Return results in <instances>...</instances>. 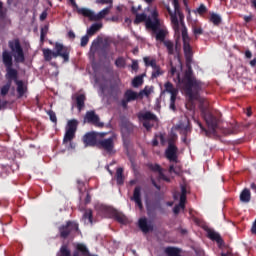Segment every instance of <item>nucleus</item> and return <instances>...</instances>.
<instances>
[{"mask_svg":"<svg viewBox=\"0 0 256 256\" xmlns=\"http://www.w3.org/2000/svg\"><path fill=\"white\" fill-rule=\"evenodd\" d=\"M100 5H113V0H97Z\"/></svg>","mask_w":256,"mask_h":256,"instance_id":"48","label":"nucleus"},{"mask_svg":"<svg viewBox=\"0 0 256 256\" xmlns=\"http://www.w3.org/2000/svg\"><path fill=\"white\" fill-rule=\"evenodd\" d=\"M2 62L6 68V79H12L17 85L18 99H21L27 93V86L22 80H19V72L13 68V54L10 51L4 50L2 52Z\"/></svg>","mask_w":256,"mask_h":256,"instance_id":"2","label":"nucleus"},{"mask_svg":"<svg viewBox=\"0 0 256 256\" xmlns=\"http://www.w3.org/2000/svg\"><path fill=\"white\" fill-rule=\"evenodd\" d=\"M193 33L194 35H203V28H194Z\"/></svg>","mask_w":256,"mask_h":256,"instance_id":"50","label":"nucleus"},{"mask_svg":"<svg viewBox=\"0 0 256 256\" xmlns=\"http://www.w3.org/2000/svg\"><path fill=\"white\" fill-rule=\"evenodd\" d=\"M180 23L182 25V41L183 43H191V38L189 37V34L187 33V27H185V23L183 20H180Z\"/></svg>","mask_w":256,"mask_h":256,"instance_id":"29","label":"nucleus"},{"mask_svg":"<svg viewBox=\"0 0 256 256\" xmlns=\"http://www.w3.org/2000/svg\"><path fill=\"white\" fill-rule=\"evenodd\" d=\"M85 101H87V96H85V94H78L76 96V108L79 113L85 109Z\"/></svg>","mask_w":256,"mask_h":256,"instance_id":"22","label":"nucleus"},{"mask_svg":"<svg viewBox=\"0 0 256 256\" xmlns=\"http://www.w3.org/2000/svg\"><path fill=\"white\" fill-rule=\"evenodd\" d=\"M148 168L150 171H153L154 173H158L159 179H162V181H166V183H171V178L167 177L163 173V168H161V165L159 164H148Z\"/></svg>","mask_w":256,"mask_h":256,"instance_id":"17","label":"nucleus"},{"mask_svg":"<svg viewBox=\"0 0 256 256\" xmlns=\"http://www.w3.org/2000/svg\"><path fill=\"white\" fill-rule=\"evenodd\" d=\"M183 51L187 70L184 72L182 78L178 76V87L184 90L189 101H197L199 99V93L205 87V83L193 75V68L191 67V63H193V48L191 47V42H183Z\"/></svg>","mask_w":256,"mask_h":256,"instance_id":"1","label":"nucleus"},{"mask_svg":"<svg viewBox=\"0 0 256 256\" xmlns=\"http://www.w3.org/2000/svg\"><path fill=\"white\" fill-rule=\"evenodd\" d=\"M57 256H65V244H62L60 252L57 254Z\"/></svg>","mask_w":256,"mask_h":256,"instance_id":"55","label":"nucleus"},{"mask_svg":"<svg viewBox=\"0 0 256 256\" xmlns=\"http://www.w3.org/2000/svg\"><path fill=\"white\" fill-rule=\"evenodd\" d=\"M113 217L118 223H121L122 225H125L128 221L127 216L119 211H114Z\"/></svg>","mask_w":256,"mask_h":256,"instance_id":"25","label":"nucleus"},{"mask_svg":"<svg viewBox=\"0 0 256 256\" xmlns=\"http://www.w3.org/2000/svg\"><path fill=\"white\" fill-rule=\"evenodd\" d=\"M139 121H142L143 127L147 131H151L155 127V123L159 122V118L151 111L141 112L138 114Z\"/></svg>","mask_w":256,"mask_h":256,"instance_id":"8","label":"nucleus"},{"mask_svg":"<svg viewBox=\"0 0 256 256\" xmlns=\"http://www.w3.org/2000/svg\"><path fill=\"white\" fill-rule=\"evenodd\" d=\"M115 65L118 67V69H123L126 65L125 58L118 57L115 61Z\"/></svg>","mask_w":256,"mask_h":256,"instance_id":"42","label":"nucleus"},{"mask_svg":"<svg viewBox=\"0 0 256 256\" xmlns=\"http://www.w3.org/2000/svg\"><path fill=\"white\" fill-rule=\"evenodd\" d=\"M180 211H181V208L178 205L174 206L173 208L174 215H179Z\"/></svg>","mask_w":256,"mask_h":256,"instance_id":"57","label":"nucleus"},{"mask_svg":"<svg viewBox=\"0 0 256 256\" xmlns=\"http://www.w3.org/2000/svg\"><path fill=\"white\" fill-rule=\"evenodd\" d=\"M139 97H141L139 93L128 89L124 93V99L121 100V106L123 109H127L129 103H131V101H137Z\"/></svg>","mask_w":256,"mask_h":256,"instance_id":"14","label":"nucleus"},{"mask_svg":"<svg viewBox=\"0 0 256 256\" xmlns=\"http://www.w3.org/2000/svg\"><path fill=\"white\" fill-rule=\"evenodd\" d=\"M174 5V12L171 11V7L168 5L166 6L167 12L170 15L172 27L175 31V34L178 35L181 31L180 25H179V19L180 21H183L185 19V16L183 15V12H181V6L179 5V0H173ZM179 16V18H177Z\"/></svg>","mask_w":256,"mask_h":256,"instance_id":"3","label":"nucleus"},{"mask_svg":"<svg viewBox=\"0 0 256 256\" xmlns=\"http://www.w3.org/2000/svg\"><path fill=\"white\" fill-rule=\"evenodd\" d=\"M7 82L0 88L1 97H7L9 91H11V85H13V78H6Z\"/></svg>","mask_w":256,"mask_h":256,"instance_id":"23","label":"nucleus"},{"mask_svg":"<svg viewBox=\"0 0 256 256\" xmlns=\"http://www.w3.org/2000/svg\"><path fill=\"white\" fill-rule=\"evenodd\" d=\"M103 28V23H94L90 26V28L87 30V35L92 37V35H95L99 29Z\"/></svg>","mask_w":256,"mask_h":256,"instance_id":"27","label":"nucleus"},{"mask_svg":"<svg viewBox=\"0 0 256 256\" xmlns=\"http://www.w3.org/2000/svg\"><path fill=\"white\" fill-rule=\"evenodd\" d=\"M83 219H88V222L93 225V210L86 209L83 214Z\"/></svg>","mask_w":256,"mask_h":256,"instance_id":"38","label":"nucleus"},{"mask_svg":"<svg viewBox=\"0 0 256 256\" xmlns=\"http://www.w3.org/2000/svg\"><path fill=\"white\" fill-rule=\"evenodd\" d=\"M111 9H113V5H109L108 7L101 10L98 14H95L93 10L88 8H82L78 10L79 15H82L83 17H87L90 21H101V19H105L107 15L111 12Z\"/></svg>","mask_w":256,"mask_h":256,"instance_id":"5","label":"nucleus"},{"mask_svg":"<svg viewBox=\"0 0 256 256\" xmlns=\"http://www.w3.org/2000/svg\"><path fill=\"white\" fill-rule=\"evenodd\" d=\"M54 49L55 51H52L49 48L43 49L45 61H51L52 59H57V57H63V59H65V52H63L65 46H63V44L56 42Z\"/></svg>","mask_w":256,"mask_h":256,"instance_id":"9","label":"nucleus"},{"mask_svg":"<svg viewBox=\"0 0 256 256\" xmlns=\"http://www.w3.org/2000/svg\"><path fill=\"white\" fill-rule=\"evenodd\" d=\"M143 21H147V14H136V18L134 20V25H139V23H143Z\"/></svg>","mask_w":256,"mask_h":256,"instance_id":"39","label":"nucleus"},{"mask_svg":"<svg viewBox=\"0 0 256 256\" xmlns=\"http://www.w3.org/2000/svg\"><path fill=\"white\" fill-rule=\"evenodd\" d=\"M7 17V8H3V2L0 1V19L3 21Z\"/></svg>","mask_w":256,"mask_h":256,"instance_id":"43","label":"nucleus"},{"mask_svg":"<svg viewBox=\"0 0 256 256\" xmlns=\"http://www.w3.org/2000/svg\"><path fill=\"white\" fill-rule=\"evenodd\" d=\"M241 203H249L251 201V191L248 188H245L240 193Z\"/></svg>","mask_w":256,"mask_h":256,"instance_id":"24","label":"nucleus"},{"mask_svg":"<svg viewBox=\"0 0 256 256\" xmlns=\"http://www.w3.org/2000/svg\"><path fill=\"white\" fill-rule=\"evenodd\" d=\"M138 227L143 233H149V231H153V225L147 223V218H140L138 221Z\"/></svg>","mask_w":256,"mask_h":256,"instance_id":"21","label":"nucleus"},{"mask_svg":"<svg viewBox=\"0 0 256 256\" xmlns=\"http://www.w3.org/2000/svg\"><path fill=\"white\" fill-rule=\"evenodd\" d=\"M87 43H89V36L85 35L81 38V47H87Z\"/></svg>","mask_w":256,"mask_h":256,"instance_id":"47","label":"nucleus"},{"mask_svg":"<svg viewBox=\"0 0 256 256\" xmlns=\"http://www.w3.org/2000/svg\"><path fill=\"white\" fill-rule=\"evenodd\" d=\"M70 5H72V7H74V9H76L78 15H79V10L83 9V8H79V6L77 5V2H75V0H68Z\"/></svg>","mask_w":256,"mask_h":256,"instance_id":"49","label":"nucleus"},{"mask_svg":"<svg viewBox=\"0 0 256 256\" xmlns=\"http://www.w3.org/2000/svg\"><path fill=\"white\" fill-rule=\"evenodd\" d=\"M116 182H117V185H123V183H125V176H123V168H117Z\"/></svg>","mask_w":256,"mask_h":256,"instance_id":"31","label":"nucleus"},{"mask_svg":"<svg viewBox=\"0 0 256 256\" xmlns=\"http://www.w3.org/2000/svg\"><path fill=\"white\" fill-rule=\"evenodd\" d=\"M131 68L133 71H139V63L137 61H133Z\"/></svg>","mask_w":256,"mask_h":256,"instance_id":"52","label":"nucleus"},{"mask_svg":"<svg viewBox=\"0 0 256 256\" xmlns=\"http://www.w3.org/2000/svg\"><path fill=\"white\" fill-rule=\"evenodd\" d=\"M131 13H132L133 15H138L139 13H138L137 7L132 6V7H131Z\"/></svg>","mask_w":256,"mask_h":256,"instance_id":"62","label":"nucleus"},{"mask_svg":"<svg viewBox=\"0 0 256 256\" xmlns=\"http://www.w3.org/2000/svg\"><path fill=\"white\" fill-rule=\"evenodd\" d=\"M146 29H151L153 33H157L161 29V22L159 19H147L146 20Z\"/></svg>","mask_w":256,"mask_h":256,"instance_id":"20","label":"nucleus"},{"mask_svg":"<svg viewBox=\"0 0 256 256\" xmlns=\"http://www.w3.org/2000/svg\"><path fill=\"white\" fill-rule=\"evenodd\" d=\"M47 19V11H43L40 15V21H45Z\"/></svg>","mask_w":256,"mask_h":256,"instance_id":"58","label":"nucleus"},{"mask_svg":"<svg viewBox=\"0 0 256 256\" xmlns=\"http://www.w3.org/2000/svg\"><path fill=\"white\" fill-rule=\"evenodd\" d=\"M84 121H86V123H90V125H94L95 127H105V123L101 122L99 115H97L94 110L86 112Z\"/></svg>","mask_w":256,"mask_h":256,"instance_id":"13","label":"nucleus"},{"mask_svg":"<svg viewBox=\"0 0 256 256\" xmlns=\"http://www.w3.org/2000/svg\"><path fill=\"white\" fill-rule=\"evenodd\" d=\"M143 61L145 63V67H152V69H154V67H157V60H155V58L146 56L143 58Z\"/></svg>","mask_w":256,"mask_h":256,"instance_id":"33","label":"nucleus"},{"mask_svg":"<svg viewBox=\"0 0 256 256\" xmlns=\"http://www.w3.org/2000/svg\"><path fill=\"white\" fill-rule=\"evenodd\" d=\"M101 137H107V132L90 131L82 137V143L84 147H98Z\"/></svg>","mask_w":256,"mask_h":256,"instance_id":"6","label":"nucleus"},{"mask_svg":"<svg viewBox=\"0 0 256 256\" xmlns=\"http://www.w3.org/2000/svg\"><path fill=\"white\" fill-rule=\"evenodd\" d=\"M78 127L79 121H77V119H72L67 122L65 143H69V149H75V147H77V143L73 142V140L75 139V133H77Z\"/></svg>","mask_w":256,"mask_h":256,"instance_id":"4","label":"nucleus"},{"mask_svg":"<svg viewBox=\"0 0 256 256\" xmlns=\"http://www.w3.org/2000/svg\"><path fill=\"white\" fill-rule=\"evenodd\" d=\"M107 21H112V23H119V16H112L108 18Z\"/></svg>","mask_w":256,"mask_h":256,"instance_id":"54","label":"nucleus"},{"mask_svg":"<svg viewBox=\"0 0 256 256\" xmlns=\"http://www.w3.org/2000/svg\"><path fill=\"white\" fill-rule=\"evenodd\" d=\"M164 92L170 93V109L172 111H176L177 107L175 106V102L177 101V95H179V90L173 86V83L166 82L164 84Z\"/></svg>","mask_w":256,"mask_h":256,"instance_id":"12","label":"nucleus"},{"mask_svg":"<svg viewBox=\"0 0 256 256\" xmlns=\"http://www.w3.org/2000/svg\"><path fill=\"white\" fill-rule=\"evenodd\" d=\"M133 133V125L132 124H126L122 127V138L125 139V137H129Z\"/></svg>","mask_w":256,"mask_h":256,"instance_id":"30","label":"nucleus"},{"mask_svg":"<svg viewBox=\"0 0 256 256\" xmlns=\"http://www.w3.org/2000/svg\"><path fill=\"white\" fill-rule=\"evenodd\" d=\"M8 47L12 51L16 63H25V52L19 39L10 40Z\"/></svg>","mask_w":256,"mask_h":256,"instance_id":"7","label":"nucleus"},{"mask_svg":"<svg viewBox=\"0 0 256 256\" xmlns=\"http://www.w3.org/2000/svg\"><path fill=\"white\" fill-rule=\"evenodd\" d=\"M250 189H252V191H254V193H256V184L255 183H251Z\"/></svg>","mask_w":256,"mask_h":256,"instance_id":"64","label":"nucleus"},{"mask_svg":"<svg viewBox=\"0 0 256 256\" xmlns=\"http://www.w3.org/2000/svg\"><path fill=\"white\" fill-rule=\"evenodd\" d=\"M97 149H102L106 151L108 155H113V153H115V136L109 138L101 137Z\"/></svg>","mask_w":256,"mask_h":256,"instance_id":"10","label":"nucleus"},{"mask_svg":"<svg viewBox=\"0 0 256 256\" xmlns=\"http://www.w3.org/2000/svg\"><path fill=\"white\" fill-rule=\"evenodd\" d=\"M245 57H246V59H251V57H253V53H251L250 50H246L245 51Z\"/></svg>","mask_w":256,"mask_h":256,"instance_id":"60","label":"nucleus"},{"mask_svg":"<svg viewBox=\"0 0 256 256\" xmlns=\"http://www.w3.org/2000/svg\"><path fill=\"white\" fill-rule=\"evenodd\" d=\"M181 195L187 196V187L181 186Z\"/></svg>","mask_w":256,"mask_h":256,"instance_id":"61","label":"nucleus"},{"mask_svg":"<svg viewBox=\"0 0 256 256\" xmlns=\"http://www.w3.org/2000/svg\"><path fill=\"white\" fill-rule=\"evenodd\" d=\"M59 231H60V236L62 237V239H65V225H62L59 228Z\"/></svg>","mask_w":256,"mask_h":256,"instance_id":"53","label":"nucleus"},{"mask_svg":"<svg viewBox=\"0 0 256 256\" xmlns=\"http://www.w3.org/2000/svg\"><path fill=\"white\" fill-rule=\"evenodd\" d=\"M49 32V26L45 25L41 28L40 32V40L43 43L45 41V37L47 36V33Z\"/></svg>","mask_w":256,"mask_h":256,"instance_id":"41","label":"nucleus"},{"mask_svg":"<svg viewBox=\"0 0 256 256\" xmlns=\"http://www.w3.org/2000/svg\"><path fill=\"white\" fill-rule=\"evenodd\" d=\"M168 171H169V173H175V175H179V171H177V170L175 169V166H174V165H170Z\"/></svg>","mask_w":256,"mask_h":256,"instance_id":"51","label":"nucleus"},{"mask_svg":"<svg viewBox=\"0 0 256 256\" xmlns=\"http://www.w3.org/2000/svg\"><path fill=\"white\" fill-rule=\"evenodd\" d=\"M164 45L167 48L168 55L175 54V44H173V42L167 40V41H164Z\"/></svg>","mask_w":256,"mask_h":256,"instance_id":"34","label":"nucleus"},{"mask_svg":"<svg viewBox=\"0 0 256 256\" xmlns=\"http://www.w3.org/2000/svg\"><path fill=\"white\" fill-rule=\"evenodd\" d=\"M147 215H148V217H155V211L148 208Z\"/></svg>","mask_w":256,"mask_h":256,"instance_id":"59","label":"nucleus"},{"mask_svg":"<svg viewBox=\"0 0 256 256\" xmlns=\"http://www.w3.org/2000/svg\"><path fill=\"white\" fill-rule=\"evenodd\" d=\"M203 116L210 129V133H215L217 131V125H219V119L210 112L205 111L203 112Z\"/></svg>","mask_w":256,"mask_h":256,"instance_id":"15","label":"nucleus"},{"mask_svg":"<svg viewBox=\"0 0 256 256\" xmlns=\"http://www.w3.org/2000/svg\"><path fill=\"white\" fill-rule=\"evenodd\" d=\"M196 11L198 15H205V13L207 12V6H205V4H201Z\"/></svg>","mask_w":256,"mask_h":256,"instance_id":"45","label":"nucleus"},{"mask_svg":"<svg viewBox=\"0 0 256 256\" xmlns=\"http://www.w3.org/2000/svg\"><path fill=\"white\" fill-rule=\"evenodd\" d=\"M152 92H153V88L146 86L143 90H141L139 92V95H140L141 98L143 97V95H145L146 97H149Z\"/></svg>","mask_w":256,"mask_h":256,"instance_id":"40","label":"nucleus"},{"mask_svg":"<svg viewBox=\"0 0 256 256\" xmlns=\"http://www.w3.org/2000/svg\"><path fill=\"white\" fill-rule=\"evenodd\" d=\"M156 35V41H160L161 43H165V38L167 37V31L159 28L156 32H153Z\"/></svg>","mask_w":256,"mask_h":256,"instance_id":"28","label":"nucleus"},{"mask_svg":"<svg viewBox=\"0 0 256 256\" xmlns=\"http://www.w3.org/2000/svg\"><path fill=\"white\" fill-rule=\"evenodd\" d=\"M84 201L86 205H89V203H91V194H89V192H87L86 198Z\"/></svg>","mask_w":256,"mask_h":256,"instance_id":"56","label":"nucleus"},{"mask_svg":"<svg viewBox=\"0 0 256 256\" xmlns=\"http://www.w3.org/2000/svg\"><path fill=\"white\" fill-rule=\"evenodd\" d=\"M163 75V71L161 70V66L157 65L153 68L151 79H157V77H161Z\"/></svg>","mask_w":256,"mask_h":256,"instance_id":"36","label":"nucleus"},{"mask_svg":"<svg viewBox=\"0 0 256 256\" xmlns=\"http://www.w3.org/2000/svg\"><path fill=\"white\" fill-rule=\"evenodd\" d=\"M179 151V148L175 146V138L172 137L168 140V147L165 151V157L170 161V163H177L178 156L177 152Z\"/></svg>","mask_w":256,"mask_h":256,"instance_id":"11","label":"nucleus"},{"mask_svg":"<svg viewBox=\"0 0 256 256\" xmlns=\"http://www.w3.org/2000/svg\"><path fill=\"white\" fill-rule=\"evenodd\" d=\"M178 129H180L182 135H187V133H191V125L189 124V121H188V124L185 125V124H180L178 126Z\"/></svg>","mask_w":256,"mask_h":256,"instance_id":"37","label":"nucleus"},{"mask_svg":"<svg viewBox=\"0 0 256 256\" xmlns=\"http://www.w3.org/2000/svg\"><path fill=\"white\" fill-rule=\"evenodd\" d=\"M143 77H145V74L136 76L132 80V87H141V84L143 83Z\"/></svg>","mask_w":256,"mask_h":256,"instance_id":"35","label":"nucleus"},{"mask_svg":"<svg viewBox=\"0 0 256 256\" xmlns=\"http://www.w3.org/2000/svg\"><path fill=\"white\" fill-rule=\"evenodd\" d=\"M76 250L81 253L82 256H91V252H89V248H87V245L83 243H78L76 245Z\"/></svg>","mask_w":256,"mask_h":256,"instance_id":"26","label":"nucleus"},{"mask_svg":"<svg viewBox=\"0 0 256 256\" xmlns=\"http://www.w3.org/2000/svg\"><path fill=\"white\" fill-rule=\"evenodd\" d=\"M206 233H207L208 239H210L211 241H215L218 247H223V245H225V241L221 237V234H219L215 230L211 228H207Z\"/></svg>","mask_w":256,"mask_h":256,"instance_id":"16","label":"nucleus"},{"mask_svg":"<svg viewBox=\"0 0 256 256\" xmlns=\"http://www.w3.org/2000/svg\"><path fill=\"white\" fill-rule=\"evenodd\" d=\"M48 115L52 123H57V115L52 110L48 111Z\"/></svg>","mask_w":256,"mask_h":256,"instance_id":"46","label":"nucleus"},{"mask_svg":"<svg viewBox=\"0 0 256 256\" xmlns=\"http://www.w3.org/2000/svg\"><path fill=\"white\" fill-rule=\"evenodd\" d=\"M68 37H69V39H75V32L69 31L68 32Z\"/></svg>","mask_w":256,"mask_h":256,"instance_id":"63","label":"nucleus"},{"mask_svg":"<svg viewBox=\"0 0 256 256\" xmlns=\"http://www.w3.org/2000/svg\"><path fill=\"white\" fill-rule=\"evenodd\" d=\"M194 122L197 123L198 127H200L202 133H205L206 136L209 135V130H207L205 127H203V124L199 120L194 118Z\"/></svg>","mask_w":256,"mask_h":256,"instance_id":"44","label":"nucleus"},{"mask_svg":"<svg viewBox=\"0 0 256 256\" xmlns=\"http://www.w3.org/2000/svg\"><path fill=\"white\" fill-rule=\"evenodd\" d=\"M79 231V224L75 221H68L65 226V237L73 235Z\"/></svg>","mask_w":256,"mask_h":256,"instance_id":"19","label":"nucleus"},{"mask_svg":"<svg viewBox=\"0 0 256 256\" xmlns=\"http://www.w3.org/2000/svg\"><path fill=\"white\" fill-rule=\"evenodd\" d=\"M131 201L135 202L136 207L142 211L143 209V200H141V186H136L133 191V195L130 198Z\"/></svg>","mask_w":256,"mask_h":256,"instance_id":"18","label":"nucleus"},{"mask_svg":"<svg viewBox=\"0 0 256 256\" xmlns=\"http://www.w3.org/2000/svg\"><path fill=\"white\" fill-rule=\"evenodd\" d=\"M210 23L213 25L219 26L221 25V16L215 12L210 13Z\"/></svg>","mask_w":256,"mask_h":256,"instance_id":"32","label":"nucleus"}]
</instances>
